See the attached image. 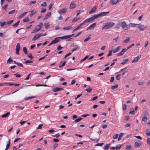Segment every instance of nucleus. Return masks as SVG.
I'll use <instances>...</instances> for the list:
<instances>
[{"label":"nucleus","mask_w":150,"mask_h":150,"mask_svg":"<svg viewBox=\"0 0 150 150\" xmlns=\"http://www.w3.org/2000/svg\"><path fill=\"white\" fill-rule=\"evenodd\" d=\"M23 51L25 54H27L28 53L27 48L26 47H24L23 49Z\"/></svg>","instance_id":"f704fd0d"},{"label":"nucleus","mask_w":150,"mask_h":150,"mask_svg":"<svg viewBox=\"0 0 150 150\" xmlns=\"http://www.w3.org/2000/svg\"><path fill=\"white\" fill-rule=\"evenodd\" d=\"M121 74H118L116 75V79L117 80H119L120 79V76H121Z\"/></svg>","instance_id":"49530a36"},{"label":"nucleus","mask_w":150,"mask_h":150,"mask_svg":"<svg viewBox=\"0 0 150 150\" xmlns=\"http://www.w3.org/2000/svg\"><path fill=\"white\" fill-rule=\"evenodd\" d=\"M112 54V51L111 50H110L108 54L107 55V56L109 57L111 56Z\"/></svg>","instance_id":"680f3d73"},{"label":"nucleus","mask_w":150,"mask_h":150,"mask_svg":"<svg viewBox=\"0 0 150 150\" xmlns=\"http://www.w3.org/2000/svg\"><path fill=\"white\" fill-rule=\"evenodd\" d=\"M92 89L91 88H89L86 89V91L88 93H90L92 91Z\"/></svg>","instance_id":"3c124183"},{"label":"nucleus","mask_w":150,"mask_h":150,"mask_svg":"<svg viewBox=\"0 0 150 150\" xmlns=\"http://www.w3.org/2000/svg\"><path fill=\"white\" fill-rule=\"evenodd\" d=\"M123 134H124V133H122V132L120 133V134L119 136V137H118V141H120V140H121L122 137L123 136Z\"/></svg>","instance_id":"cd10ccee"},{"label":"nucleus","mask_w":150,"mask_h":150,"mask_svg":"<svg viewBox=\"0 0 150 150\" xmlns=\"http://www.w3.org/2000/svg\"><path fill=\"white\" fill-rule=\"evenodd\" d=\"M0 24L2 27H3L4 25H6V21H4L3 22H1L0 21Z\"/></svg>","instance_id":"e433bc0d"},{"label":"nucleus","mask_w":150,"mask_h":150,"mask_svg":"<svg viewBox=\"0 0 150 150\" xmlns=\"http://www.w3.org/2000/svg\"><path fill=\"white\" fill-rule=\"evenodd\" d=\"M129 59H124L123 60V61L121 63V64L122 65L125 64L128 61Z\"/></svg>","instance_id":"4be33fe9"},{"label":"nucleus","mask_w":150,"mask_h":150,"mask_svg":"<svg viewBox=\"0 0 150 150\" xmlns=\"http://www.w3.org/2000/svg\"><path fill=\"white\" fill-rule=\"evenodd\" d=\"M86 23V22H85V21H83V22L82 23L80 24L79 25L81 27L83 25H85Z\"/></svg>","instance_id":"6e6d98bb"},{"label":"nucleus","mask_w":150,"mask_h":150,"mask_svg":"<svg viewBox=\"0 0 150 150\" xmlns=\"http://www.w3.org/2000/svg\"><path fill=\"white\" fill-rule=\"evenodd\" d=\"M51 14V13L50 12H49L47 13L45 16L44 20L47 19H48L50 16Z\"/></svg>","instance_id":"f3484780"},{"label":"nucleus","mask_w":150,"mask_h":150,"mask_svg":"<svg viewBox=\"0 0 150 150\" xmlns=\"http://www.w3.org/2000/svg\"><path fill=\"white\" fill-rule=\"evenodd\" d=\"M146 134V135L147 136H150V131H149L148 130H147Z\"/></svg>","instance_id":"774afa93"},{"label":"nucleus","mask_w":150,"mask_h":150,"mask_svg":"<svg viewBox=\"0 0 150 150\" xmlns=\"http://www.w3.org/2000/svg\"><path fill=\"white\" fill-rule=\"evenodd\" d=\"M74 35V34H72L71 35H67L66 36H64L62 37H59V39H67L70 38L71 37L73 36Z\"/></svg>","instance_id":"0eeeda50"},{"label":"nucleus","mask_w":150,"mask_h":150,"mask_svg":"<svg viewBox=\"0 0 150 150\" xmlns=\"http://www.w3.org/2000/svg\"><path fill=\"white\" fill-rule=\"evenodd\" d=\"M20 22V21H18L14 25H13L12 26L14 28H16L17 27L18 25L19 24Z\"/></svg>","instance_id":"bb28decb"},{"label":"nucleus","mask_w":150,"mask_h":150,"mask_svg":"<svg viewBox=\"0 0 150 150\" xmlns=\"http://www.w3.org/2000/svg\"><path fill=\"white\" fill-rule=\"evenodd\" d=\"M130 39V38L129 37H127L125 40L123 41V42L125 43H127L129 42Z\"/></svg>","instance_id":"5701e85b"},{"label":"nucleus","mask_w":150,"mask_h":150,"mask_svg":"<svg viewBox=\"0 0 150 150\" xmlns=\"http://www.w3.org/2000/svg\"><path fill=\"white\" fill-rule=\"evenodd\" d=\"M59 39V37L55 38L52 41L53 44H56L60 40Z\"/></svg>","instance_id":"f8f14e48"},{"label":"nucleus","mask_w":150,"mask_h":150,"mask_svg":"<svg viewBox=\"0 0 150 150\" xmlns=\"http://www.w3.org/2000/svg\"><path fill=\"white\" fill-rule=\"evenodd\" d=\"M43 125L42 124H40L38 126V127L37 128V129H40L42 128V126Z\"/></svg>","instance_id":"bf43d9fd"},{"label":"nucleus","mask_w":150,"mask_h":150,"mask_svg":"<svg viewBox=\"0 0 150 150\" xmlns=\"http://www.w3.org/2000/svg\"><path fill=\"white\" fill-rule=\"evenodd\" d=\"M129 113L132 115H134V109L133 107L130 108Z\"/></svg>","instance_id":"a211bd4d"},{"label":"nucleus","mask_w":150,"mask_h":150,"mask_svg":"<svg viewBox=\"0 0 150 150\" xmlns=\"http://www.w3.org/2000/svg\"><path fill=\"white\" fill-rule=\"evenodd\" d=\"M71 26H69L68 27H64L63 28V29L64 30H68L72 28Z\"/></svg>","instance_id":"7c9ffc66"},{"label":"nucleus","mask_w":150,"mask_h":150,"mask_svg":"<svg viewBox=\"0 0 150 150\" xmlns=\"http://www.w3.org/2000/svg\"><path fill=\"white\" fill-rule=\"evenodd\" d=\"M43 24L42 23H40L39 25H37L35 29L31 32V33H35L39 31L42 27Z\"/></svg>","instance_id":"7ed1b4c3"},{"label":"nucleus","mask_w":150,"mask_h":150,"mask_svg":"<svg viewBox=\"0 0 150 150\" xmlns=\"http://www.w3.org/2000/svg\"><path fill=\"white\" fill-rule=\"evenodd\" d=\"M82 119H83V118L81 117H79L77 119H76L75 120V122H79L81 121Z\"/></svg>","instance_id":"a19ab883"},{"label":"nucleus","mask_w":150,"mask_h":150,"mask_svg":"<svg viewBox=\"0 0 150 150\" xmlns=\"http://www.w3.org/2000/svg\"><path fill=\"white\" fill-rule=\"evenodd\" d=\"M96 25V23H95L93 24H92L90 26H89V27H90L91 28H94L95 27Z\"/></svg>","instance_id":"72a5a7b5"},{"label":"nucleus","mask_w":150,"mask_h":150,"mask_svg":"<svg viewBox=\"0 0 150 150\" xmlns=\"http://www.w3.org/2000/svg\"><path fill=\"white\" fill-rule=\"evenodd\" d=\"M115 25V23L112 22H107L105 25L103 27L102 30L103 29H108L112 28Z\"/></svg>","instance_id":"f257e3e1"},{"label":"nucleus","mask_w":150,"mask_h":150,"mask_svg":"<svg viewBox=\"0 0 150 150\" xmlns=\"http://www.w3.org/2000/svg\"><path fill=\"white\" fill-rule=\"evenodd\" d=\"M40 37V36L38 34H36L34 36V37L32 39L33 41H35L37 39H38V38H39Z\"/></svg>","instance_id":"4468645a"},{"label":"nucleus","mask_w":150,"mask_h":150,"mask_svg":"<svg viewBox=\"0 0 150 150\" xmlns=\"http://www.w3.org/2000/svg\"><path fill=\"white\" fill-rule=\"evenodd\" d=\"M141 142L140 141L136 142L134 143V146L135 147H139L141 145Z\"/></svg>","instance_id":"dca6fc26"},{"label":"nucleus","mask_w":150,"mask_h":150,"mask_svg":"<svg viewBox=\"0 0 150 150\" xmlns=\"http://www.w3.org/2000/svg\"><path fill=\"white\" fill-rule=\"evenodd\" d=\"M138 25H139L137 27V28L139 29L140 31H143L145 30L146 28V26L144 25L140 24H138Z\"/></svg>","instance_id":"423d86ee"},{"label":"nucleus","mask_w":150,"mask_h":150,"mask_svg":"<svg viewBox=\"0 0 150 150\" xmlns=\"http://www.w3.org/2000/svg\"><path fill=\"white\" fill-rule=\"evenodd\" d=\"M118 134H117L114 135L113 136V139H115L117 138L118 137Z\"/></svg>","instance_id":"603ef678"},{"label":"nucleus","mask_w":150,"mask_h":150,"mask_svg":"<svg viewBox=\"0 0 150 150\" xmlns=\"http://www.w3.org/2000/svg\"><path fill=\"white\" fill-rule=\"evenodd\" d=\"M20 48V45L19 43H18L16 46V50H19Z\"/></svg>","instance_id":"c756f323"},{"label":"nucleus","mask_w":150,"mask_h":150,"mask_svg":"<svg viewBox=\"0 0 150 150\" xmlns=\"http://www.w3.org/2000/svg\"><path fill=\"white\" fill-rule=\"evenodd\" d=\"M13 61V60L11 59V57H9L7 61V63L10 64Z\"/></svg>","instance_id":"ea45409f"},{"label":"nucleus","mask_w":150,"mask_h":150,"mask_svg":"<svg viewBox=\"0 0 150 150\" xmlns=\"http://www.w3.org/2000/svg\"><path fill=\"white\" fill-rule=\"evenodd\" d=\"M130 25H130V26H132L133 27H136V25H138V24H134V23H130Z\"/></svg>","instance_id":"4d7b16f0"},{"label":"nucleus","mask_w":150,"mask_h":150,"mask_svg":"<svg viewBox=\"0 0 150 150\" xmlns=\"http://www.w3.org/2000/svg\"><path fill=\"white\" fill-rule=\"evenodd\" d=\"M88 57H89V56H88V55L86 56L85 57H84L83 59H82L80 61V62H81L83 61L86 60V59H87Z\"/></svg>","instance_id":"79ce46f5"},{"label":"nucleus","mask_w":150,"mask_h":150,"mask_svg":"<svg viewBox=\"0 0 150 150\" xmlns=\"http://www.w3.org/2000/svg\"><path fill=\"white\" fill-rule=\"evenodd\" d=\"M28 56L30 58V59H33V57L32 56L31 53L29 54Z\"/></svg>","instance_id":"c03bdc74"},{"label":"nucleus","mask_w":150,"mask_h":150,"mask_svg":"<svg viewBox=\"0 0 150 150\" xmlns=\"http://www.w3.org/2000/svg\"><path fill=\"white\" fill-rule=\"evenodd\" d=\"M46 10V9L44 8H42L41 11V13H44L45 12Z\"/></svg>","instance_id":"0e129e2a"},{"label":"nucleus","mask_w":150,"mask_h":150,"mask_svg":"<svg viewBox=\"0 0 150 150\" xmlns=\"http://www.w3.org/2000/svg\"><path fill=\"white\" fill-rule=\"evenodd\" d=\"M104 144V143H97V144L95 146H102V145H103V144Z\"/></svg>","instance_id":"864d4df0"},{"label":"nucleus","mask_w":150,"mask_h":150,"mask_svg":"<svg viewBox=\"0 0 150 150\" xmlns=\"http://www.w3.org/2000/svg\"><path fill=\"white\" fill-rule=\"evenodd\" d=\"M127 50V49L126 48L123 49L120 52V54H121V55H123L124 53Z\"/></svg>","instance_id":"b1692460"},{"label":"nucleus","mask_w":150,"mask_h":150,"mask_svg":"<svg viewBox=\"0 0 150 150\" xmlns=\"http://www.w3.org/2000/svg\"><path fill=\"white\" fill-rule=\"evenodd\" d=\"M27 13V12H24V13H22L20 15L19 17L20 18H22L23 16H25V14H26V13Z\"/></svg>","instance_id":"37998d69"},{"label":"nucleus","mask_w":150,"mask_h":150,"mask_svg":"<svg viewBox=\"0 0 150 150\" xmlns=\"http://www.w3.org/2000/svg\"><path fill=\"white\" fill-rule=\"evenodd\" d=\"M63 90V88L59 87H55L52 88V91L54 92H56L60 90Z\"/></svg>","instance_id":"9d476101"},{"label":"nucleus","mask_w":150,"mask_h":150,"mask_svg":"<svg viewBox=\"0 0 150 150\" xmlns=\"http://www.w3.org/2000/svg\"><path fill=\"white\" fill-rule=\"evenodd\" d=\"M76 6V4L74 1L71 2L70 5V8L72 9L74 8Z\"/></svg>","instance_id":"ddd939ff"},{"label":"nucleus","mask_w":150,"mask_h":150,"mask_svg":"<svg viewBox=\"0 0 150 150\" xmlns=\"http://www.w3.org/2000/svg\"><path fill=\"white\" fill-rule=\"evenodd\" d=\"M52 136L54 137H56V138H58L60 136V134L59 133L57 134H56L52 135Z\"/></svg>","instance_id":"8fccbe9b"},{"label":"nucleus","mask_w":150,"mask_h":150,"mask_svg":"<svg viewBox=\"0 0 150 150\" xmlns=\"http://www.w3.org/2000/svg\"><path fill=\"white\" fill-rule=\"evenodd\" d=\"M29 21V18L28 17H26L23 20V21L24 22L26 23Z\"/></svg>","instance_id":"2f4dec72"},{"label":"nucleus","mask_w":150,"mask_h":150,"mask_svg":"<svg viewBox=\"0 0 150 150\" xmlns=\"http://www.w3.org/2000/svg\"><path fill=\"white\" fill-rule=\"evenodd\" d=\"M126 106L127 105L125 104H124L123 105L122 109L123 110H126Z\"/></svg>","instance_id":"338daca9"},{"label":"nucleus","mask_w":150,"mask_h":150,"mask_svg":"<svg viewBox=\"0 0 150 150\" xmlns=\"http://www.w3.org/2000/svg\"><path fill=\"white\" fill-rule=\"evenodd\" d=\"M24 62H25V63L26 64H27V63H32L33 62L32 61L30 60H28L25 61Z\"/></svg>","instance_id":"13d9d810"},{"label":"nucleus","mask_w":150,"mask_h":150,"mask_svg":"<svg viewBox=\"0 0 150 150\" xmlns=\"http://www.w3.org/2000/svg\"><path fill=\"white\" fill-rule=\"evenodd\" d=\"M53 6V4L52 3H50L48 6L49 9L50 10Z\"/></svg>","instance_id":"e2e57ef3"},{"label":"nucleus","mask_w":150,"mask_h":150,"mask_svg":"<svg viewBox=\"0 0 150 150\" xmlns=\"http://www.w3.org/2000/svg\"><path fill=\"white\" fill-rule=\"evenodd\" d=\"M141 55L137 56V57H135L133 60H132V63H134L137 62L138 60L141 58Z\"/></svg>","instance_id":"9b49d317"},{"label":"nucleus","mask_w":150,"mask_h":150,"mask_svg":"<svg viewBox=\"0 0 150 150\" xmlns=\"http://www.w3.org/2000/svg\"><path fill=\"white\" fill-rule=\"evenodd\" d=\"M96 18H97L96 16V14H95L92 17H91L90 18L87 19L86 20H85V22H86V23H88L93 21Z\"/></svg>","instance_id":"20e7f679"},{"label":"nucleus","mask_w":150,"mask_h":150,"mask_svg":"<svg viewBox=\"0 0 150 150\" xmlns=\"http://www.w3.org/2000/svg\"><path fill=\"white\" fill-rule=\"evenodd\" d=\"M91 38V37L90 36L88 38H86L84 40V42H86L88 40L90 39Z\"/></svg>","instance_id":"5fc2aeb1"},{"label":"nucleus","mask_w":150,"mask_h":150,"mask_svg":"<svg viewBox=\"0 0 150 150\" xmlns=\"http://www.w3.org/2000/svg\"><path fill=\"white\" fill-rule=\"evenodd\" d=\"M147 115H148V113H147V111L146 110L144 111V115L143 117L147 118Z\"/></svg>","instance_id":"c9c22d12"},{"label":"nucleus","mask_w":150,"mask_h":150,"mask_svg":"<svg viewBox=\"0 0 150 150\" xmlns=\"http://www.w3.org/2000/svg\"><path fill=\"white\" fill-rule=\"evenodd\" d=\"M31 13L30 14V17L32 16L34 14L36 13V11H34V10H32L30 11Z\"/></svg>","instance_id":"58836bf2"},{"label":"nucleus","mask_w":150,"mask_h":150,"mask_svg":"<svg viewBox=\"0 0 150 150\" xmlns=\"http://www.w3.org/2000/svg\"><path fill=\"white\" fill-rule=\"evenodd\" d=\"M79 47L77 45H76L74 47V48H73L71 50V51L72 52H73L75 51H76L78 49H79Z\"/></svg>","instance_id":"c85d7f7f"},{"label":"nucleus","mask_w":150,"mask_h":150,"mask_svg":"<svg viewBox=\"0 0 150 150\" xmlns=\"http://www.w3.org/2000/svg\"><path fill=\"white\" fill-rule=\"evenodd\" d=\"M110 145V143L108 144H106L105 146H103V149L105 150H108V149Z\"/></svg>","instance_id":"6ab92c4d"},{"label":"nucleus","mask_w":150,"mask_h":150,"mask_svg":"<svg viewBox=\"0 0 150 150\" xmlns=\"http://www.w3.org/2000/svg\"><path fill=\"white\" fill-rule=\"evenodd\" d=\"M147 143L149 145H150V138L147 139Z\"/></svg>","instance_id":"69168bd1"},{"label":"nucleus","mask_w":150,"mask_h":150,"mask_svg":"<svg viewBox=\"0 0 150 150\" xmlns=\"http://www.w3.org/2000/svg\"><path fill=\"white\" fill-rule=\"evenodd\" d=\"M44 25L46 29L50 27V25L49 23H45Z\"/></svg>","instance_id":"a18cd8bd"},{"label":"nucleus","mask_w":150,"mask_h":150,"mask_svg":"<svg viewBox=\"0 0 150 150\" xmlns=\"http://www.w3.org/2000/svg\"><path fill=\"white\" fill-rule=\"evenodd\" d=\"M118 87V85L117 84H115L114 85L112 86L111 87V89H114L115 88H117Z\"/></svg>","instance_id":"4c0bfd02"},{"label":"nucleus","mask_w":150,"mask_h":150,"mask_svg":"<svg viewBox=\"0 0 150 150\" xmlns=\"http://www.w3.org/2000/svg\"><path fill=\"white\" fill-rule=\"evenodd\" d=\"M13 62L14 63V64H17V65L18 66L20 67H23V64L22 63L17 62H16V61H13Z\"/></svg>","instance_id":"aec40b11"},{"label":"nucleus","mask_w":150,"mask_h":150,"mask_svg":"<svg viewBox=\"0 0 150 150\" xmlns=\"http://www.w3.org/2000/svg\"><path fill=\"white\" fill-rule=\"evenodd\" d=\"M11 143L10 141V140L9 139V140L7 143V144L6 145V149L4 150H6L7 149H8L10 147V146Z\"/></svg>","instance_id":"412c9836"},{"label":"nucleus","mask_w":150,"mask_h":150,"mask_svg":"<svg viewBox=\"0 0 150 150\" xmlns=\"http://www.w3.org/2000/svg\"><path fill=\"white\" fill-rule=\"evenodd\" d=\"M147 119V118L143 117L142 119V121L144 122H146Z\"/></svg>","instance_id":"052dcab7"},{"label":"nucleus","mask_w":150,"mask_h":150,"mask_svg":"<svg viewBox=\"0 0 150 150\" xmlns=\"http://www.w3.org/2000/svg\"><path fill=\"white\" fill-rule=\"evenodd\" d=\"M13 20H12L9 21H8L6 23V25H9L11 24L13 22Z\"/></svg>","instance_id":"de8ad7c7"},{"label":"nucleus","mask_w":150,"mask_h":150,"mask_svg":"<svg viewBox=\"0 0 150 150\" xmlns=\"http://www.w3.org/2000/svg\"><path fill=\"white\" fill-rule=\"evenodd\" d=\"M97 8L96 6H94L93 8L91 11H89V13L90 14H91L95 12L96 11V9Z\"/></svg>","instance_id":"2eb2a0df"},{"label":"nucleus","mask_w":150,"mask_h":150,"mask_svg":"<svg viewBox=\"0 0 150 150\" xmlns=\"http://www.w3.org/2000/svg\"><path fill=\"white\" fill-rule=\"evenodd\" d=\"M109 11L108 12H103L100 13L98 14H96V17L97 18H98L100 17L104 16L108 14L109 13Z\"/></svg>","instance_id":"39448f33"},{"label":"nucleus","mask_w":150,"mask_h":150,"mask_svg":"<svg viewBox=\"0 0 150 150\" xmlns=\"http://www.w3.org/2000/svg\"><path fill=\"white\" fill-rule=\"evenodd\" d=\"M121 0H110V4L112 5H115L117 4V2H120Z\"/></svg>","instance_id":"1a4fd4ad"},{"label":"nucleus","mask_w":150,"mask_h":150,"mask_svg":"<svg viewBox=\"0 0 150 150\" xmlns=\"http://www.w3.org/2000/svg\"><path fill=\"white\" fill-rule=\"evenodd\" d=\"M67 10V8H64L63 9H62L58 11V13L61 14L66 12Z\"/></svg>","instance_id":"6e6552de"},{"label":"nucleus","mask_w":150,"mask_h":150,"mask_svg":"<svg viewBox=\"0 0 150 150\" xmlns=\"http://www.w3.org/2000/svg\"><path fill=\"white\" fill-rule=\"evenodd\" d=\"M122 144H119L117 145L116 147H115V149L116 150H118L120 149L121 147L122 146Z\"/></svg>","instance_id":"473e14b6"},{"label":"nucleus","mask_w":150,"mask_h":150,"mask_svg":"<svg viewBox=\"0 0 150 150\" xmlns=\"http://www.w3.org/2000/svg\"><path fill=\"white\" fill-rule=\"evenodd\" d=\"M10 114L9 112H7L6 114L3 115H2L1 117L2 118H5L6 117L8 116V115Z\"/></svg>","instance_id":"393cba45"},{"label":"nucleus","mask_w":150,"mask_h":150,"mask_svg":"<svg viewBox=\"0 0 150 150\" xmlns=\"http://www.w3.org/2000/svg\"><path fill=\"white\" fill-rule=\"evenodd\" d=\"M80 18L79 17H78V18L75 17L74 18V19L72 20V23H75Z\"/></svg>","instance_id":"a878e982"},{"label":"nucleus","mask_w":150,"mask_h":150,"mask_svg":"<svg viewBox=\"0 0 150 150\" xmlns=\"http://www.w3.org/2000/svg\"><path fill=\"white\" fill-rule=\"evenodd\" d=\"M131 146L130 145H127L126 146L125 148L127 150H130L131 148Z\"/></svg>","instance_id":"09e8293b"},{"label":"nucleus","mask_w":150,"mask_h":150,"mask_svg":"<svg viewBox=\"0 0 150 150\" xmlns=\"http://www.w3.org/2000/svg\"><path fill=\"white\" fill-rule=\"evenodd\" d=\"M119 24L121 25L122 28L124 30H127L130 28V26L127 25L124 21L120 22Z\"/></svg>","instance_id":"f03ea898"}]
</instances>
